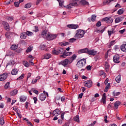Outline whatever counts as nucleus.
I'll return each instance as SVG.
<instances>
[{"mask_svg": "<svg viewBox=\"0 0 126 126\" xmlns=\"http://www.w3.org/2000/svg\"><path fill=\"white\" fill-rule=\"evenodd\" d=\"M113 20L111 17H108V20L107 21V23H113Z\"/></svg>", "mask_w": 126, "mask_h": 126, "instance_id": "a19ab883", "label": "nucleus"}, {"mask_svg": "<svg viewBox=\"0 0 126 126\" xmlns=\"http://www.w3.org/2000/svg\"><path fill=\"white\" fill-rule=\"evenodd\" d=\"M88 55H90V56H95L97 54V51L94 50H90L88 49Z\"/></svg>", "mask_w": 126, "mask_h": 126, "instance_id": "9d476101", "label": "nucleus"}, {"mask_svg": "<svg viewBox=\"0 0 126 126\" xmlns=\"http://www.w3.org/2000/svg\"><path fill=\"white\" fill-rule=\"evenodd\" d=\"M20 102H25V101H26V97L24 95L21 96L20 97Z\"/></svg>", "mask_w": 126, "mask_h": 126, "instance_id": "5701e85b", "label": "nucleus"}, {"mask_svg": "<svg viewBox=\"0 0 126 126\" xmlns=\"http://www.w3.org/2000/svg\"><path fill=\"white\" fill-rule=\"evenodd\" d=\"M108 119V116H104V122L105 123H109V121H108V120H107Z\"/></svg>", "mask_w": 126, "mask_h": 126, "instance_id": "603ef678", "label": "nucleus"}, {"mask_svg": "<svg viewBox=\"0 0 126 126\" xmlns=\"http://www.w3.org/2000/svg\"><path fill=\"white\" fill-rule=\"evenodd\" d=\"M51 58V54H46L44 55V59H46V60H49Z\"/></svg>", "mask_w": 126, "mask_h": 126, "instance_id": "f704fd0d", "label": "nucleus"}, {"mask_svg": "<svg viewBox=\"0 0 126 126\" xmlns=\"http://www.w3.org/2000/svg\"><path fill=\"white\" fill-rule=\"evenodd\" d=\"M104 65L106 71H109V63L106 62Z\"/></svg>", "mask_w": 126, "mask_h": 126, "instance_id": "b1692460", "label": "nucleus"}, {"mask_svg": "<svg viewBox=\"0 0 126 126\" xmlns=\"http://www.w3.org/2000/svg\"><path fill=\"white\" fill-rule=\"evenodd\" d=\"M18 73V70L17 69L14 68L12 70L11 74L12 75H16Z\"/></svg>", "mask_w": 126, "mask_h": 126, "instance_id": "f3484780", "label": "nucleus"}, {"mask_svg": "<svg viewBox=\"0 0 126 126\" xmlns=\"http://www.w3.org/2000/svg\"><path fill=\"white\" fill-rule=\"evenodd\" d=\"M67 27H68V28H70V29H76L78 27V25H67Z\"/></svg>", "mask_w": 126, "mask_h": 126, "instance_id": "f8f14e48", "label": "nucleus"}, {"mask_svg": "<svg viewBox=\"0 0 126 126\" xmlns=\"http://www.w3.org/2000/svg\"><path fill=\"white\" fill-rule=\"evenodd\" d=\"M34 29L35 30L34 31L35 32H38V31H39V28H38V27H34Z\"/></svg>", "mask_w": 126, "mask_h": 126, "instance_id": "0e129e2a", "label": "nucleus"}, {"mask_svg": "<svg viewBox=\"0 0 126 126\" xmlns=\"http://www.w3.org/2000/svg\"><path fill=\"white\" fill-rule=\"evenodd\" d=\"M103 5H106V4H107V3H109V0H104L103 2Z\"/></svg>", "mask_w": 126, "mask_h": 126, "instance_id": "680f3d73", "label": "nucleus"}, {"mask_svg": "<svg viewBox=\"0 0 126 126\" xmlns=\"http://www.w3.org/2000/svg\"><path fill=\"white\" fill-rule=\"evenodd\" d=\"M88 48H84L82 49H80L78 51V53L80 54H88Z\"/></svg>", "mask_w": 126, "mask_h": 126, "instance_id": "6e6552de", "label": "nucleus"}, {"mask_svg": "<svg viewBox=\"0 0 126 126\" xmlns=\"http://www.w3.org/2000/svg\"><path fill=\"white\" fill-rule=\"evenodd\" d=\"M76 59V55L75 54L73 55L71 58H69V63H72V62H73V61H74V60H75Z\"/></svg>", "mask_w": 126, "mask_h": 126, "instance_id": "4468645a", "label": "nucleus"}, {"mask_svg": "<svg viewBox=\"0 0 126 126\" xmlns=\"http://www.w3.org/2000/svg\"><path fill=\"white\" fill-rule=\"evenodd\" d=\"M115 42H116V40L111 41L109 44V47H112V46H113V45H114V44H115Z\"/></svg>", "mask_w": 126, "mask_h": 126, "instance_id": "de8ad7c7", "label": "nucleus"}, {"mask_svg": "<svg viewBox=\"0 0 126 126\" xmlns=\"http://www.w3.org/2000/svg\"><path fill=\"white\" fill-rule=\"evenodd\" d=\"M71 55H72V52H66V50H64L63 54L61 55L60 57H61V58H63L64 59H65L66 57H67L68 56H71Z\"/></svg>", "mask_w": 126, "mask_h": 126, "instance_id": "39448f33", "label": "nucleus"}, {"mask_svg": "<svg viewBox=\"0 0 126 126\" xmlns=\"http://www.w3.org/2000/svg\"><path fill=\"white\" fill-rule=\"evenodd\" d=\"M9 25L5 26L4 28L5 29V30H6V31H9V30H10V29H9Z\"/></svg>", "mask_w": 126, "mask_h": 126, "instance_id": "3c124183", "label": "nucleus"}, {"mask_svg": "<svg viewBox=\"0 0 126 126\" xmlns=\"http://www.w3.org/2000/svg\"><path fill=\"white\" fill-rule=\"evenodd\" d=\"M17 48H18V46L16 45V44H13L11 46V50H13V51H15Z\"/></svg>", "mask_w": 126, "mask_h": 126, "instance_id": "7c9ffc66", "label": "nucleus"}, {"mask_svg": "<svg viewBox=\"0 0 126 126\" xmlns=\"http://www.w3.org/2000/svg\"><path fill=\"white\" fill-rule=\"evenodd\" d=\"M108 19H109V17H105V18L102 19H101V21H102V22H103L104 21L105 22H106V23H107V22H108Z\"/></svg>", "mask_w": 126, "mask_h": 126, "instance_id": "4c0bfd02", "label": "nucleus"}, {"mask_svg": "<svg viewBox=\"0 0 126 126\" xmlns=\"http://www.w3.org/2000/svg\"><path fill=\"white\" fill-rule=\"evenodd\" d=\"M27 125H28L29 126H33V124H32V123L30 122H27Z\"/></svg>", "mask_w": 126, "mask_h": 126, "instance_id": "774afa93", "label": "nucleus"}, {"mask_svg": "<svg viewBox=\"0 0 126 126\" xmlns=\"http://www.w3.org/2000/svg\"><path fill=\"white\" fill-rule=\"evenodd\" d=\"M52 54L53 55H59V52L58 50H54L52 51Z\"/></svg>", "mask_w": 126, "mask_h": 126, "instance_id": "79ce46f5", "label": "nucleus"}, {"mask_svg": "<svg viewBox=\"0 0 126 126\" xmlns=\"http://www.w3.org/2000/svg\"><path fill=\"white\" fill-rule=\"evenodd\" d=\"M1 24H2V25H3L4 27H5V26H7V25H8V23L4 21H2L1 22Z\"/></svg>", "mask_w": 126, "mask_h": 126, "instance_id": "58836bf2", "label": "nucleus"}, {"mask_svg": "<svg viewBox=\"0 0 126 126\" xmlns=\"http://www.w3.org/2000/svg\"><path fill=\"white\" fill-rule=\"evenodd\" d=\"M85 86L88 87V88H90L92 87V80H89L85 82Z\"/></svg>", "mask_w": 126, "mask_h": 126, "instance_id": "0eeeda50", "label": "nucleus"}, {"mask_svg": "<svg viewBox=\"0 0 126 126\" xmlns=\"http://www.w3.org/2000/svg\"><path fill=\"white\" fill-rule=\"evenodd\" d=\"M13 1V0H10L6 2V4H10V3H11V2H12Z\"/></svg>", "mask_w": 126, "mask_h": 126, "instance_id": "e2e57ef3", "label": "nucleus"}, {"mask_svg": "<svg viewBox=\"0 0 126 126\" xmlns=\"http://www.w3.org/2000/svg\"><path fill=\"white\" fill-rule=\"evenodd\" d=\"M32 50H33V47L30 46L29 47H28L26 52V53H30Z\"/></svg>", "mask_w": 126, "mask_h": 126, "instance_id": "c85d7f7f", "label": "nucleus"}, {"mask_svg": "<svg viewBox=\"0 0 126 126\" xmlns=\"http://www.w3.org/2000/svg\"><path fill=\"white\" fill-rule=\"evenodd\" d=\"M101 101L102 102V103H103V104H105L106 103V93H104L102 94Z\"/></svg>", "mask_w": 126, "mask_h": 126, "instance_id": "6ab92c4d", "label": "nucleus"}, {"mask_svg": "<svg viewBox=\"0 0 126 126\" xmlns=\"http://www.w3.org/2000/svg\"><path fill=\"white\" fill-rule=\"evenodd\" d=\"M74 121L75 122H77V123H79V116L77 115L75 117L73 118Z\"/></svg>", "mask_w": 126, "mask_h": 126, "instance_id": "bb28decb", "label": "nucleus"}, {"mask_svg": "<svg viewBox=\"0 0 126 126\" xmlns=\"http://www.w3.org/2000/svg\"><path fill=\"white\" fill-rule=\"evenodd\" d=\"M39 99L40 101H45V99H46V94H40L39 96Z\"/></svg>", "mask_w": 126, "mask_h": 126, "instance_id": "ddd939ff", "label": "nucleus"}, {"mask_svg": "<svg viewBox=\"0 0 126 126\" xmlns=\"http://www.w3.org/2000/svg\"><path fill=\"white\" fill-rule=\"evenodd\" d=\"M86 63V60L85 59H83L79 60L77 62L76 65L78 68L81 69L83 67H84Z\"/></svg>", "mask_w": 126, "mask_h": 126, "instance_id": "f03ea898", "label": "nucleus"}, {"mask_svg": "<svg viewBox=\"0 0 126 126\" xmlns=\"http://www.w3.org/2000/svg\"><path fill=\"white\" fill-rule=\"evenodd\" d=\"M0 126H3V125H4V120H3V118L0 119Z\"/></svg>", "mask_w": 126, "mask_h": 126, "instance_id": "c9c22d12", "label": "nucleus"}, {"mask_svg": "<svg viewBox=\"0 0 126 126\" xmlns=\"http://www.w3.org/2000/svg\"><path fill=\"white\" fill-rule=\"evenodd\" d=\"M57 50L58 51V54H63L64 53V49L63 48H59Z\"/></svg>", "mask_w": 126, "mask_h": 126, "instance_id": "4be33fe9", "label": "nucleus"}, {"mask_svg": "<svg viewBox=\"0 0 126 126\" xmlns=\"http://www.w3.org/2000/svg\"><path fill=\"white\" fill-rule=\"evenodd\" d=\"M31 91L32 92H33V93H34L36 95H38L39 94V91L36 90H34V89H32Z\"/></svg>", "mask_w": 126, "mask_h": 126, "instance_id": "e433bc0d", "label": "nucleus"}, {"mask_svg": "<svg viewBox=\"0 0 126 126\" xmlns=\"http://www.w3.org/2000/svg\"><path fill=\"white\" fill-rule=\"evenodd\" d=\"M102 24H101V21H98L97 23L96 24V27H100Z\"/></svg>", "mask_w": 126, "mask_h": 126, "instance_id": "a18cd8bd", "label": "nucleus"}, {"mask_svg": "<svg viewBox=\"0 0 126 126\" xmlns=\"http://www.w3.org/2000/svg\"><path fill=\"white\" fill-rule=\"evenodd\" d=\"M17 114L18 115V117H19V118H20V119H21V118H22V115H21V114H20V113H18V111H17Z\"/></svg>", "mask_w": 126, "mask_h": 126, "instance_id": "052dcab7", "label": "nucleus"}, {"mask_svg": "<svg viewBox=\"0 0 126 126\" xmlns=\"http://www.w3.org/2000/svg\"><path fill=\"white\" fill-rule=\"evenodd\" d=\"M23 64L26 67H28V66H29V63L28 62H24Z\"/></svg>", "mask_w": 126, "mask_h": 126, "instance_id": "c03bdc74", "label": "nucleus"}, {"mask_svg": "<svg viewBox=\"0 0 126 126\" xmlns=\"http://www.w3.org/2000/svg\"><path fill=\"white\" fill-rule=\"evenodd\" d=\"M121 105V102L120 101H116L114 103V107L115 108L118 109L119 106Z\"/></svg>", "mask_w": 126, "mask_h": 126, "instance_id": "aec40b11", "label": "nucleus"}, {"mask_svg": "<svg viewBox=\"0 0 126 126\" xmlns=\"http://www.w3.org/2000/svg\"><path fill=\"white\" fill-rule=\"evenodd\" d=\"M113 62L116 63H119L120 57H119L118 55H114L113 57Z\"/></svg>", "mask_w": 126, "mask_h": 126, "instance_id": "1a4fd4ad", "label": "nucleus"}, {"mask_svg": "<svg viewBox=\"0 0 126 126\" xmlns=\"http://www.w3.org/2000/svg\"><path fill=\"white\" fill-rule=\"evenodd\" d=\"M91 67H92V66H91L90 65H89L86 67V69L87 70H91Z\"/></svg>", "mask_w": 126, "mask_h": 126, "instance_id": "13d9d810", "label": "nucleus"}, {"mask_svg": "<svg viewBox=\"0 0 126 126\" xmlns=\"http://www.w3.org/2000/svg\"><path fill=\"white\" fill-rule=\"evenodd\" d=\"M124 8H122V9H119L118 11V14H119V15H122V14H123V13H124Z\"/></svg>", "mask_w": 126, "mask_h": 126, "instance_id": "c756f323", "label": "nucleus"}, {"mask_svg": "<svg viewBox=\"0 0 126 126\" xmlns=\"http://www.w3.org/2000/svg\"><path fill=\"white\" fill-rule=\"evenodd\" d=\"M26 37H27V34L26 33V32H23L22 33H21L20 34V38L21 39H26Z\"/></svg>", "mask_w": 126, "mask_h": 126, "instance_id": "dca6fc26", "label": "nucleus"}, {"mask_svg": "<svg viewBox=\"0 0 126 126\" xmlns=\"http://www.w3.org/2000/svg\"><path fill=\"white\" fill-rule=\"evenodd\" d=\"M33 100H34V104H37V101H38V99L36 97H34L33 98Z\"/></svg>", "mask_w": 126, "mask_h": 126, "instance_id": "4d7b16f0", "label": "nucleus"}, {"mask_svg": "<svg viewBox=\"0 0 126 126\" xmlns=\"http://www.w3.org/2000/svg\"><path fill=\"white\" fill-rule=\"evenodd\" d=\"M96 17H97V16H96V15H93L91 16V20L92 21H93V22H94V21H96Z\"/></svg>", "mask_w": 126, "mask_h": 126, "instance_id": "72a5a7b5", "label": "nucleus"}, {"mask_svg": "<svg viewBox=\"0 0 126 126\" xmlns=\"http://www.w3.org/2000/svg\"><path fill=\"white\" fill-rule=\"evenodd\" d=\"M67 45H69V42H66L62 43V46L64 47V46H67Z\"/></svg>", "mask_w": 126, "mask_h": 126, "instance_id": "864d4df0", "label": "nucleus"}, {"mask_svg": "<svg viewBox=\"0 0 126 126\" xmlns=\"http://www.w3.org/2000/svg\"><path fill=\"white\" fill-rule=\"evenodd\" d=\"M125 32H126V29H124L121 31H119V32H120L121 34H124V33H125Z\"/></svg>", "mask_w": 126, "mask_h": 126, "instance_id": "bf43d9fd", "label": "nucleus"}, {"mask_svg": "<svg viewBox=\"0 0 126 126\" xmlns=\"http://www.w3.org/2000/svg\"><path fill=\"white\" fill-rule=\"evenodd\" d=\"M18 91L17 90H14L11 92L10 93V96H15L17 94Z\"/></svg>", "mask_w": 126, "mask_h": 126, "instance_id": "2eb2a0df", "label": "nucleus"}, {"mask_svg": "<svg viewBox=\"0 0 126 126\" xmlns=\"http://www.w3.org/2000/svg\"><path fill=\"white\" fill-rule=\"evenodd\" d=\"M34 60V58L31 59L29 60V62L32 63V65H34V63L32 62Z\"/></svg>", "mask_w": 126, "mask_h": 126, "instance_id": "5fc2aeb1", "label": "nucleus"}, {"mask_svg": "<svg viewBox=\"0 0 126 126\" xmlns=\"http://www.w3.org/2000/svg\"><path fill=\"white\" fill-rule=\"evenodd\" d=\"M41 36L46 40L48 41H51L56 39L57 38L56 34H51L50 33L46 31H43L41 33Z\"/></svg>", "mask_w": 126, "mask_h": 126, "instance_id": "f257e3e1", "label": "nucleus"}, {"mask_svg": "<svg viewBox=\"0 0 126 126\" xmlns=\"http://www.w3.org/2000/svg\"><path fill=\"white\" fill-rule=\"evenodd\" d=\"M80 2L82 5H89V3L85 0H82Z\"/></svg>", "mask_w": 126, "mask_h": 126, "instance_id": "a211bd4d", "label": "nucleus"}, {"mask_svg": "<svg viewBox=\"0 0 126 126\" xmlns=\"http://www.w3.org/2000/svg\"><path fill=\"white\" fill-rule=\"evenodd\" d=\"M78 0H73L72 3H71L66 6V8H72L73 6H77V5H78V4H77V1H78Z\"/></svg>", "mask_w": 126, "mask_h": 126, "instance_id": "20e7f679", "label": "nucleus"}, {"mask_svg": "<svg viewBox=\"0 0 126 126\" xmlns=\"http://www.w3.org/2000/svg\"><path fill=\"white\" fill-rule=\"evenodd\" d=\"M77 32L75 35V38L80 39V38H83V37H84V34H85L84 31L82 30H78Z\"/></svg>", "mask_w": 126, "mask_h": 126, "instance_id": "7ed1b4c3", "label": "nucleus"}, {"mask_svg": "<svg viewBox=\"0 0 126 126\" xmlns=\"http://www.w3.org/2000/svg\"><path fill=\"white\" fill-rule=\"evenodd\" d=\"M69 63V59H65L63 62H62V63H59V64H62V65H63V66H65V65H67L68 63Z\"/></svg>", "mask_w": 126, "mask_h": 126, "instance_id": "9b49d317", "label": "nucleus"}, {"mask_svg": "<svg viewBox=\"0 0 126 126\" xmlns=\"http://www.w3.org/2000/svg\"><path fill=\"white\" fill-rule=\"evenodd\" d=\"M26 33L27 34V35H28V36H32V35H33V32H31L27 31Z\"/></svg>", "mask_w": 126, "mask_h": 126, "instance_id": "37998d69", "label": "nucleus"}, {"mask_svg": "<svg viewBox=\"0 0 126 126\" xmlns=\"http://www.w3.org/2000/svg\"><path fill=\"white\" fill-rule=\"evenodd\" d=\"M108 33L109 36H111L112 34H115V33H116V31L115 30H113L112 31H108Z\"/></svg>", "mask_w": 126, "mask_h": 126, "instance_id": "2f4dec72", "label": "nucleus"}, {"mask_svg": "<svg viewBox=\"0 0 126 126\" xmlns=\"http://www.w3.org/2000/svg\"><path fill=\"white\" fill-rule=\"evenodd\" d=\"M9 84L10 83L9 82H8L4 86V88L5 89H7V88H8V87H9Z\"/></svg>", "mask_w": 126, "mask_h": 126, "instance_id": "49530a36", "label": "nucleus"}, {"mask_svg": "<svg viewBox=\"0 0 126 126\" xmlns=\"http://www.w3.org/2000/svg\"><path fill=\"white\" fill-rule=\"evenodd\" d=\"M59 113H60V109H56L53 111L52 115H53V116H55L56 114H57V115H59Z\"/></svg>", "mask_w": 126, "mask_h": 126, "instance_id": "393cba45", "label": "nucleus"}, {"mask_svg": "<svg viewBox=\"0 0 126 126\" xmlns=\"http://www.w3.org/2000/svg\"><path fill=\"white\" fill-rule=\"evenodd\" d=\"M24 74H22V75L17 78V79L18 80H20V79H23V78H24Z\"/></svg>", "mask_w": 126, "mask_h": 126, "instance_id": "09e8293b", "label": "nucleus"}, {"mask_svg": "<svg viewBox=\"0 0 126 126\" xmlns=\"http://www.w3.org/2000/svg\"><path fill=\"white\" fill-rule=\"evenodd\" d=\"M100 73H99V75H106V73H105V72L102 70H101L100 71H99Z\"/></svg>", "mask_w": 126, "mask_h": 126, "instance_id": "8fccbe9b", "label": "nucleus"}, {"mask_svg": "<svg viewBox=\"0 0 126 126\" xmlns=\"http://www.w3.org/2000/svg\"><path fill=\"white\" fill-rule=\"evenodd\" d=\"M122 21H123V20H122V18L121 17L116 18L115 20V23H119V22H121Z\"/></svg>", "mask_w": 126, "mask_h": 126, "instance_id": "cd10ccee", "label": "nucleus"}, {"mask_svg": "<svg viewBox=\"0 0 126 126\" xmlns=\"http://www.w3.org/2000/svg\"><path fill=\"white\" fill-rule=\"evenodd\" d=\"M19 4H20V3L18 1H16L14 3V5L15 7H19Z\"/></svg>", "mask_w": 126, "mask_h": 126, "instance_id": "ea45409f", "label": "nucleus"}, {"mask_svg": "<svg viewBox=\"0 0 126 126\" xmlns=\"http://www.w3.org/2000/svg\"><path fill=\"white\" fill-rule=\"evenodd\" d=\"M58 123L60 125H62V124H63V120H62L61 119H59L58 121Z\"/></svg>", "mask_w": 126, "mask_h": 126, "instance_id": "338daca9", "label": "nucleus"}, {"mask_svg": "<svg viewBox=\"0 0 126 126\" xmlns=\"http://www.w3.org/2000/svg\"><path fill=\"white\" fill-rule=\"evenodd\" d=\"M6 78H7V73H4L3 74L0 75V81H4Z\"/></svg>", "mask_w": 126, "mask_h": 126, "instance_id": "423d86ee", "label": "nucleus"}, {"mask_svg": "<svg viewBox=\"0 0 126 126\" xmlns=\"http://www.w3.org/2000/svg\"><path fill=\"white\" fill-rule=\"evenodd\" d=\"M121 49L123 51V52H125V53H126V44H123L121 46Z\"/></svg>", "mask_w": 126, "mask_h": 126, "instance_id": "412c9836", "label": "nucleus"}, {"mask_svg": "<svg viewBox=\"0 0 126 126\" xmlns=\"http://www.w3.org/2000/svg\"><path fill=\"white\" fill-rule=\"evenodd\" d=\"M32 6V3H28L25 5V8H30Z\"/></svg>", "mask_w": 126, "mask_h": 126, "instance_id": "473e14b6", "label": "nucleus"}, {"mask_svg": "<svg viewBox=\"0 0 126 126\" xmlns=\"http://www.w3.org/2000/svg\"><path fill=\"white\" fill-rule=\"evenodd\" d=\"M82 96H83V93H81L79 94L78 96L79 99H81V98H82Z\"/></svg>", "mask_w": 126, "mask_h": 126, "instance_id": "69168bd1", "label": "nucleus"}, {"mask_svg": "<svg viewBox=\"0 0 126 126\" xmlns=\"http://www.w3.org/2000/svg\"><path fill=\"white\" fill-rule=\"evenodd\" d=\"M69 42L70 43H73V42H74V41H76V39L75 38H70L69 39Z\"/></svg>", "mask_w": 126, "mask_h": 126, "instance_id": "6e6d98bb", "label": "nucleus"}, {"mask_svg": "<svg viewBox=\"0 0 126 126\" xmlns=\"http://www.w3.org/2000/svg\"><path fill=\"white\" fill-rule=\"evenodd\" d=\"M115 80L117 83H120V82H121V75H119L116 77Z\"/></svg>", "mask_w": 126, "mask_h": 126, "instance_id": "a878e982", "label": "nucleus"}]
</instances>
